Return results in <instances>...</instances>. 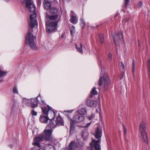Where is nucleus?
<instances>
[{"mask_svg":"<svg viewBox=\"0 0 150 150\" xmlns=\"http://www.w3.org/2000/svg\"><path fill=\"white\" fill-rule=\"evenodd\" d=\"M102 130L101 127L98 125L95 129V133L93 134L95 138L98 139L96 141L95 140L94 142V147L96 150H101L100 145L101 138L102 135Z\"/></svg>","mask_w":150,"mask_h":150,"instance_id":"nucleus-1","label":"nucleus"},{"mask_svg":"<svg viewBox=\"0 0 150 150\" xmlns=\"http://www.w3.org/2000/svg\"><path fill=\"white\" fill-rule=\"evenodd\" d=\"M26 1V0H25ZM31 2H33L32 4L33 7L31 6L30 4H29V6L28 7L25 3L26 6L28 8L29 11L31 13H33L31 14L30 16V19L31 21L30 23L29 24V26L32 30L33 28L34 27L35 25L37 24V21L36 20H34L36 17V14L35 12V6L32 0H30Z\"/></svg>","mask_w":150,"mask_h":150,"instance_id":"nucleus-2","label":"nucleus"},{"mask_svg":"<svg viewBox=\"0 0 150 150\" xmlns=\"http://www.w3.org/2000/svg\"><path fill=\"white\" fill-rule=\"evenodd\" d=\"M32 32L33 30H32L31 28H29L28 32L25 38V42L28 44L32 49L36 50L38 48L34 43V40L35 39V38L32 34Z\"/></svg>","mask_w":150,"mask_h":150,"instance_id":"nucleus-3","label":"nucleus"},{"mask_svg":"<svg viewBox=\"0 0 150 150\" xmlns=\"http://www.w3.org/2000/svg\"><path fill=\"white\" fill-rule=\"evenodd\" d=\"M146 123L144 122H141L139 125V130L140 132L142 139V141L147 144H149L148 136L146 131Z\"/></svg>","mask_w":150,"mask_h":150,"instance_id":"nucleus-4","label":"nucleus"},{"mask_svg":"<svg viewBox=\"0 0 150 150\" xmlns=\"http://www.w3.org/2000/svg\"><path fill=\"white\" fill-rule=\"evenodd\" d=\"M104 83V88L105 90L108 88V86L110 84L111 81L107 74H104V76H100L98 81V84L99 86L102 85Z\"/></svg>","mask_w":150,"mask_h":150,"instance_id":"nucleus-5","label":"nucleus"},{"mask_svg":"<svg viewBox=\"0 0 150 150\" xmlns=\"http://www.w3.org/2000/svg\"><path fill=\"white\" fill-rule=\"evenodd\" d=\"M84 119V117L83 116L80 115L79 114H77L76 113L74 116L73 119H71L70 122V132L73 130L74 128V123H79L82 122Z\"/></svg>","mask_w":150,"mask_h":150,"instance_id":"nucleus-6","label":"nucleus"},{"mask_svg":"<svg viewBox=\"0 0 150 150\" xmlns=\"http://www.w3.org/2000/svg\"><path fill=\"white\" fill-rule=\"evenodd\" d=\"M58 22L57 21H50L46 23V31L48 33H51L55 30L57 26Z\"/></svg>","mask_w":150,"mask_h":150,"instance_id":"nucleus-7","label":"nucleus"},{"mask_svg":"<svg viewBox=\"0 0 150 150\" xmlns=\"http://www.w3.org/2000/svg\"><path fill=\"white\" fill-rule=\"evenodd\" d=\"M30 101L31 107L33 108L37 107L38 103L41 105L45 104L44 101L41 98L40 94L36 98H31Z\"/></svg>","mask_w":150,"mask_h":150,"instance_id":"nucleus-8","label":"nucleus"},{"mask_svg":"<svg viewBox=\"0 0 150 150\" xmlns=\"http://www.w3.org/2000/svg\"><path fill=\"white\" fill-rule=\"evenodd\" d=\"M111 35L113 36L114 42L116 46L123 39V33L122 31H118L117 34L115 36L113 34H111Z\"/></svg>","mask_w":150,"mask_h":150,"instance_id":"nucleus-9","label":"nucleus"},{"mask_svg":"<svg viewBox=\"0 0 150 150\" xmlns=\"http://www.w3.org/2000/svg\"><path fill=\"white\" fill-rule=\"evenodd\" d=\"M52 130L51 129H47L45 130L42 135L45 140L51 141L52 139Z\"/></svg>","mask_w":150,"mask_h":150,"instance_id":"nucleus-10","label":"nucleus"},{"mask_svg":"<svg viewBox=\"0 0 150 150\" xmlns=\"http://www.w3.org/2000/svg\"><path fill=\"white\" fill-rule=\"evenodd\" d=\"M44 139L42 136L41 135L40 136L36 137L35 139V142L34 143L35 145L38 146V147H41V145L39 143V142L43 141Z\"/></svg>","mask_w":150,"mask_h":150,"instance_id":"nucleus-11","label":"nucleus"},{"mask_svg":"<svg viewBox=\"0 0 150 150\" xmlns=\"http://www.w3.org/2000/svg\"><path fill=\"white\" fill-rule=\"evenodd\" d=\"M58 116L56 118V120L55 121V122L57 126H63L64 125V121L62 118L60 116L59 114L58 113Z\"/></svg>","mask_w":150,"mask_h":150,"instance_id":"nucleus-12","label":"nucleus"},{"mask_svg":"<svg viewBox=\"0 0 150 150\" xmlns=\"http://www.w3.org/2000/svg\"><path fill=\"white\" fill-rule=\"evenodd\" d=\"M97 103V101L90 99L89 98L86 100L87 105L91 107H96Z\"/></svg>","mask_w":150,"mask_h":150,"instance_id":"nucleus-13","label":"nucleus"},{"mask_svg":"<svg viewBox=\"0 0 150 150\" xmlns=\"http://www.w3.org/2000/svg\"><path fill=\"white\" fill-rule=\"evenodd\" d=\"M56 115V112H54L53 109H51L47 116L49 120L50 119L53 120L55 117Z\"/></svg>","mask_w":150,"mask_h":150,"instance_id":"nucleus-14","label":"nucleus"},{"mask_svg":"<svg viewBox=\"0 0 150 150\" xmlns=\"http://www.w3.org/2000/svg\"><path fill=\"white\" fill-rule=\"evenodd\" d=\"M48 108L47 107H44L42 108V110L43 113L42 115H48L49 111L51 109H52V108L49 106L48 105L47 106Z\"/></svg>","mask_w":150,"mask_h":150,"instance_id":"nucleus-15","label":"nucleus"},{"mask_svg":"<svg viewBox=\"0 0 150 150\" xmlns=\"http://www.w3.org/2000/svg\"><path fill=\"white\" fill-rule=\"evenodd\" d=\"M51 2L47 0H45L43 2V4L44 8L46 10L50 9L51 8Z\"/></svg>","mask_w":150,"mask_h":150,"instance_id":"nucleus-16","label":"nucleus"},{"mask_svg":"<svg viewBox=\"0 0 150 150\" xmlns=\"http://www.w3.org/2000/svg\"><path fill=\"white\" fill-rule=\"evenodd\" d=\"M48 120H49V118L47 115H41L40 117V120L42 122L47 123Z\"/></svg>","mask_w":150,"mask_h":150,"instance_id":"nucleus-17","label":"nucleus"},{"mask_svg":"<svg viewBox=\"0 0 150 150\" xmlns=\"http://www.w3.org/2000/svg\"><path fill=\"white\" fill-rule=\"evenodd\" d=\"M76 146V144L74 141L71 142L69 144L68 149L69 150H74Z\"/></svg>","mask_w":150,"mask_h":150,"instance_id":"nucleus-18","label":"nucleus"},{"mask_svg":"<svg viewBox=\"0 0 150 150\" xmlns=\"http://www.w3.org/2000/svg\"><path fill=\"white\" fill-rule=\"evenodd\" d=\"M77 113L82 116L85 115L86 113V108H83L77 111Z\"/></svg>","mask_w":150,"mask_h":150,"instance_id":"nucleus-19","label":"nucleus"},{"mask_svg":"<svg viewBox=\"0 0 150 150\" xmlns=\"http://www.w3.org/2000/svg\"><path fill=\"white\" fill-rule=\"evenodd\" d=\"M58 11L57 8L55 7H52L50 9V13L52 15H54L57 13Z\"/></svg>","mask_w":150,"mask_h":150,"instance_id":"nucleus-20","label":"nucleus"},{"mask_svg":"<svg viewBox=\"0 0 150 150\" xmlns=\"http://www.w3.org/2000/svg\"><path fill=\"white\" fill-rule=\"evenodd\" d=\"M82 133V136L84 140H87L88 136V133L87 131L86 130H84Z\"/></svg>","mask_w":150,"mask_h":150,"instance_id":"nucleus-21","label":"nucleus"},{"mask_svg":"<svg viewBox=\"0 0 150 150\" xmlns=\"http://www.w3.org/2000/svg\"><path fill=\"white\" fill-rule=\"evenodd\" d=\"M96 88L95 87L92 88L90 96V98H92L94 96L97 95L98 92L96 91Z\"/></svg>","mask_w":150,"mask_h":150,"instance_id":"nucleus-22","label":"nucleus"},{"mask_svg":"<svg viewBox=\"0 0 150 150\" xmlns=\"http://www.w3.org/2000/svg\"><path fill=\"white\" fill-rule=\"evenodd\" d=\"M70 22L74 24H76L78 22L77 18L74 15L72 16L70 20Z\"/></svg>","mask_w":150,"mask_h":150,"instance_id":"nucleus-23","label":"nucleus"},{"mask_svg":"<svg viewBox=\"0 0 150 150\" xmlns=\"http://www.w3.org/2000/svg\"><path fill=\"white\" fill-rule=\"evenodd\" d=\"M50 122L48 124V126L50 127L51 128H54L57 125L56 122L54 123L53 122V120L50 119Z\"/></svg>","mask_w":150,"mask_h":150,"instance_id":"nucleus-24","label":"nucleus"},{"mask_svg":"<svg viewBox=\"0 0 150 150\" xmlns=\"http://www.w3.org/2000/svg\"><path fill=\"white\" fill-rule=\"evenodd\" d=\"M94 141V139H92L91 142L90 143V145L91 146V147H88L86 150H96L95 148L94 147L93 142Z\"/></svg>","mask_w":150,"mask_h":150,"instance_id":"nucleus-25","label":"nucleus"},{"mask_svg":"<svg viewBox=\"0 0 150 150\" xmlns=\"http://www.w3.org/2000/svg\"><path fill=\"white\" fill-rule=\"evenodd\" d=\"M75 47L78 52L79 53H83L82 45L81 43L80 44V47H78L77 45L76 44L75 45Z\"/></svg>","mask_w":150,"mask_h":150,"instance_id":"nucleus-26","label":"nucleus"},{"mask_svg":"<svg viewBox=\"0 0 150 150\" xmlns=\"http://www.w3.org/2000/svg\"><path fill=\"white\" fill-rule=\"evenodd\" d=\"M80 20L81 21L80 25L81 26V28L82 29H84L86 26V22L83 18L81 19Z\"/></svg>","mask_w":150,"mask_h":150,"instance_id":"nucleus-27","label":"nucleus"},{"mask_svg":"<svg viewBox=\"0 0 150 150\" xmlns=\"http://www.w3.org/2000/svg\"><path fill=\"white\" fill-rule=\"evenodd\" d=\"M58 16L57 14H56L54 16H50L48 18L50 20H54L57 18Z\"/></svg>","mask_w":150,"mask_h":150,"instance_id":"nucleus-28","label":"nucleus"},{"mask_svg":"<svg viewBox=\"0 0 150 150\" xmlns=\"http://www.w3.org/2000/svg\"><path fill=\"white\" fill-rule=\"evenodd\" d=\"M147 67L148 71V75L150 77V59L147 61Z\"/></svg>","mask_w":150,"mask_h":150,"instance_id":"nucleus-29","label":"nucleus"},{"mask_svg":"<svg viewBox=\"0 0 150 150\" xmlns=\"http://www.w3.org/2000/svg\"><path fill=\"white\" fill-rule=\"evenodd\" d=\"M100 41L101 43H103L104 41V37L102 34L99 35Z\"/></svg>","mask_w":150,"mask_h":150,"instance_id":"nucleus-30","label":"nucleus"},{"mask_svg":"<svg viewBox=\"0 0 150 150\" xmlns=\"http://www.w3.org/2000/svg\"><path fill=\"white\" fill-rule=\"evenodd\" d=\"M33 2H31L30 0H26V5L27 6H29V4H30L31 6L33 7V5L32 4Z\"/></svg>","mask_w":150,"mask_h":150,"instance_id":"nucleus-31","label":"nucleus"},{"mask_svg":"<svg viewBox=\"0 0 150 150\" xmlns=\"http://www.w3.org/2000/svg\"><path fill=\"white\" fill-rule=\"evenodd\" d=\"M13 92L14 94H18V92L16 86L13 88Z\"/></svg>","mask_w":150,"mask_h":150,"instance_id":"nucleus-32","label":"nucleus"},{"mask_svg":"<svg viewBox=\"0 0 150 150\" xmlns=\"http://www.w3.org/2000/svg\"><path fill=\"white\" fill-rule=\"evenodd\" d=\"M135 67V62L134 59L133 60L132 62V72L133 73V75H134V69Z\"/></svg>","mask_w":150,"mask_h":150,"instance_id":"nucleus-33","label":"nucleus"},{"mask_svg":"<svg viewBox=\"0 0 150 150\" xmlns=\"http://www.w3.org/2000/svg\"><path fill=\"white\" fill-rule=\"evenodd\" d=\"M66 112H69L68 114L67 115V117L69 120H71V111H66Z\"/></svg>","mask_w":150,"mask_h":150,"instance_id":"nucleus-34","label":"nucleus"},{"mask_svg":"<svg viewBox=\"0 0 150 150\" xmlns=\"http://www.w3.org/2000/svg\"><path fill=\"white\" fill-rule=\"evenodd\" d=\"M71 29L70 30L71 34L72 35H73V33L75 31V28L74 26H73L71 28Z\"/></svg>","mask_w":150,"mask_h":150,"instance_id":"nucleus-35","label":"nucleus"},{"mask_svg":"<svg viewBox=\"0 0 150 150\" xmlns=\"http://www.w3.org/2000/svg\"><path fill=\"white\" fill-rule=\"evenodd\" d=\"M108 58L110 61H111L112 60V55L111 54L109 53L108 54Z\"/></svg>","mask_w":150,"mask_h":150,"instance_id":"nucleus-36","label":"nucleus"},{"mask_svg":"<svg viewBox=\"0 0 150 150\" xmlns=\"http://www.w3.org/2000/svg\"><path fill=\"white\" fill-rule=\"evenodd\" d=\"M31 113L33 115L35 116H36L37 115V112L35 111L33 109L32 110V111H31Z\"/></svg>","mask_w":150,"mask_h":150,"instance_id":"nucleus-37","label":"nucleus"},{"mask_svg":"<svg viewBox=\"0 0 150 150\" xmlns=\"http://www.w3.org/2000/svg\"><path fill=\"white\" fill-rule=\"evenodd\" d=\"M123 126L124 129V134L125 135L127 133V129L126 128L125 126L124 125H123Z\"/></svg>","mask_w":150,"mask_h":150,"instance_id":"nucleus-38","label":"nucleus"},{"mask_svg":"<svg viewBox=\"0 0 150 150\" xmlns=\"http://www.w3.org/2000/svg\"><path fill=\"white\" fill-rule=\"evenodd\" d=\"M49 147L51 149H52V150H55V147L52 145H49L48 148Z\"/></svg>","mask_w":150,"mask_h":150,"instance_id":"nucleus-39","label":"nucleus"},{"mask_svg":"<svg viewBox=\"0 0 150 150\" xmlns=\"http://www.w3.org/2000/svg\"><path fill=\"white\" fill-rule=\"evenodd\" d=\"M125 2V6H127L129 4V0H124Z\"/></svg>","mask_w":150,"mask_h":150,"instance_id":"nucleus-40","label":"nucleus"},{"mask_svg":"<svg viewBox=\"0 0 150 150\" xmlns=\"http://www.w3.org/2000/svg\"><path fill=\"white\" fill-rule=\"evenodd\" d=\"M142 4L141 2H139L137 4V6L139 7H140L142 5Z\"/></svg>","mask_w":150,"mask_h":150,"instance_id":"nucleus-41","label":"nucleus"},{"mask_svg":"<svg viewBox=\"0 0 150 150\" xmlns=\"http://www.w3.org/2000/svg\"><path fill=\"white\" fill-rule=\"evenodd\" d=\"M41 4V0H37V5L38 6H40Z\"/></svg>","mask_w":150,"mask_h":150,"instance_id":"nucleus-42","label":"nucleus"},{"mask_svg":"<svg viewBox=\"0 0 150 150\" xmlns=\"http://www.w3.org/2000/svg\"><path fill=\"white\" fill-rule=\"evenodd\" d=\"M121 65L122 66V69H124L125 68V66L122 62H121Z\"/></svg>","mask_w":150,"mask_h":150,"instance_id":"nucleus-43","label":"nucleus"},{"mask_svg":"<svg viewBox=\"0 0 150 150\" xmlns=\"http://www.w3.org/2000/svg\"><path fill=\"white\" fill-rule=\"evenodd\" d=\"M90 124H91V122L89 123H88L87 124V125H86V127H88L90 125Z\"/></svg>","mask_w":150,"mask_h":150,"instance_id":"nucleus-44","label":"nucleus"},{"mask_svg":"<svg viewBox=\"0 0 150 150\" xmlns=\"http://www.w3.org/2000/svg\"><path fill=\"white\" fill-rule=\"evenodd\" d=\"M10 148H12L13 147V145L12 144L10 145Z\"/></svg>","mask_w":150,"mask_h":150,"instance_id":"nucleus-45","label":"nucleus"},{"mask_svg":"<svg viewBox=\"0 0 150 150\" xmlns=\"http://www.w3.org/2000/svg\"><path fill=\"white\" fill-rule=\"evenodd\" d=\"M92 118L91 117H89V120H91L92 119Z\"/></svg>","mask_w":150,"mask_h":150,"instance_id":"nucleus-46","label":"nucleus"},{"mask_svg":"<svg viewBox=\"0 0 150 150\" xmlns=\"http://www.w3.org/2000/svg\"><path fill=\"white\" fill-rule=\"evenodd\" d=\"M138 45H139V46H140V44H139V40H138Z\"/></svg>","mask_w":150,"mask_h":150,"instance_id":"nucleus-47","label":"nucleus"},{"mask_svg":"<svg viewBox=\"0 0 150 150\" xmlns=\"http://www.w3.org/2000/svg\"><path fill=\"white\" fill-rule=\"evenodd\" d=\"M122 78H123V76H122L120 77L121 79H122Z\"/></svg>","mask_w":150,"mask_h":150,"instance_id":"nucleus-48","label":"nucleus"},{"mask_svg":"<svg viewBox=\"0 0 150 150\" xmlns=\"http://www.w3.org/2000/svg\"><path fill=\"white\" fill-rule=\"evenodd\" d=\"M59 20L60 21L61 20V19H59Z\"/></svg>","mask_w":150,"mask_h":150,"instance_id":"nucleus-49","label":"nucleus"}]
</instances>
